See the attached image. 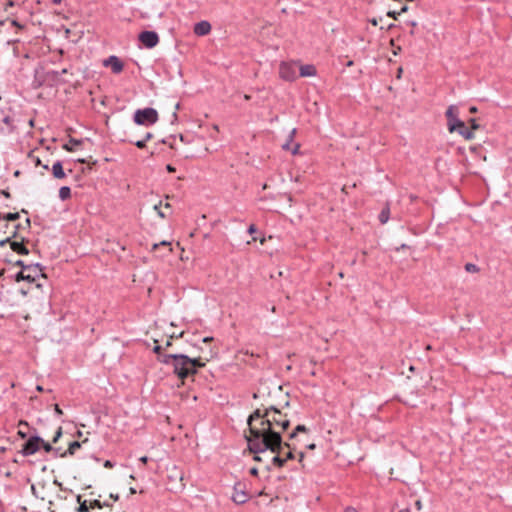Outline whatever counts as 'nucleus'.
Returning <instances> with one entry per match:
<instances>
[{
	"mask_svg": "<svg viewBox=\"0 0 512 512\" xmlns=\"http://www.w3.org/2000/svg\"><path fill=\"white\" fill-rule=\"evenodd\" d=\"M249 434H245L248 450L253 454L277 452L283 446L282 433L290 426L287 414L275 406L257 408L247 419Z\"/></svg>",
	"mask_w": 512,
	"mask_h": 512,
	"instance_id": "f257e3e1",
	"label": "nucleus"
},
{
	"mask_svg": "<svg viewBox=\"0 0 512 512\" xmlns=\"http://www.w3.org/2000/svg\"><path fill=\"white\" fill-rule=\"evenodd\" d=\"M177 361L174 363L173 372L179 379L184 381V379L194 376L195 370L190 366L191 358L185 354H179Z\"/></svg>",
	"mask_w": 512,
	"mask_h": 512,
	"instance_id": "f03ea898",
	"label": "nucleus"
},
{
	"mask_svg": "<svg viewBox=\"0 0 512 512\" xmlns=\"http://www.w3.org/2000/svg\"><path fill=\"white\" fill-rule=\"evenodd\" d=\"M159 119V115L156 109L147 107L144 109H138L133 115V121L137 125L151 126L155 124Z\"/></svg>",
	"mask_w": 512,
	"mask_h": 512,
	"instance_id": "7ed1b4c3",
	"label": "nucleus"
},
{
	"mask_svg": "<svg viewBox=\"0 0 512 512\" xmlns=\"http://www.w3.org/2000/svg\"><path fill=\"white\" fill-rule=\"evenodd\" d=\"M458 115L459 109L456 105H450L445 112L448 130L451 133L455 132L457 126H463V121L458 118Z\"/></svg>",
	"mask_w": 512,
	"mask_h": 512,
	"instance_id": "20e7f679",
	"label": "nucleus"
},
{
	"mask_svg": "<svg viewBox=\"0 0 512 512\" xmlns=\"http://www.w3.org/2000/svg\"><path fill=\"white\" fill-rule=\"evenodd\" d=\"M43 439L40 436L30 437L24 444L21 453L24 456H30L35 454L41 447Z\"/></svg>",
	"mask_w": 512,
	"mask_h": 512,
	"instance_id": "39448f33",
	"label": "nucleus"
},
{
	"mask_svg": "<svg viewBox=\"0 0 512 512\" xmlns=\"http://www.w3.org/2000/svg\"><path fill=\"white\" fill-rule=\"evenodd\" d=\"M142 45L148 49H152L159 43V36L155 31H142L138 36Z\"/></svg>",
	"mask_w": 512,
	"mask_h": 512,
	"instance_id": "423d86ee",
	"label": "nucleus"
},
{
	"mask_svg": "<svg viewBox=\"0 0 512 512\" xmlns=\"http://www.w3.org/2000/svg\"><path fill=\"white\" fill-rule=\"evenodd\" d=\"M279 75L285 81H294L297 78L296 65L282 62L279 67Z\"/></svg>",
	"mask_w": 512,
	"mask_h": 512,
	"instance_id": "0eeeda50",
	"label": "nucleus"
},
{
	"mask_svg": "<svg viewBox=\"0 0 512 512\" xmlns=\"http://www.w3.org/2000/svg\"><path fill=\"white\" fill-rule=\"evenodd\" d=\"M104 66L111 67V70L114 74H119L123 71L124 64L123 62L115 55L109 56L103 62Z\"/></svg>",
	"mask_w": 512,
	"mask_h": 512,
	"instance_id": "6e6552de",
	"label": "nucleus"
},
{
	"mask_svg": "<svg viewBox=\"0 0 512 512\" xmlns=\"http://www.w3.org/2000/svg\"><path fill=\"white\" fill-rule=\"evenodd\" d=\"M232 500L236 504H244L248 500V495L243 490V485L241 483H237L234 486V493L232 495Z\"/></svg>",
	"mask_w": 512,
	"mask_h": 512,
	"instance_id": "1a4fd4ad",
	"label": "nucleus"
},
{
	"mask_svg": "<svg viewBox=\"0 0 512 512\" xmlns=\"http://www.w3.org/2000/svg\"><path fill=\"white\" fill-rule=\"evenodd\" d=\"M214 356V352L211 350L209 357H195L191 358V367L193 370H195V374H197V371L199 368H203L206 365V362H208L212 357Z\"/></svg>",
	"mask_w": 512,
	"mask_h": 512,
	"instance_id": "9d476101",
	"label": "nucleus"
},
{
	"mask_svg": "<svg viewBox=\"0 0 512 512\" xmlns=\"http://www.w3.org/2000/svg\"><path fill=\"white\" fill-rule=\"evenodd\" d=\"M211 31V24L208 21H200L194 25L193 32L197 36H205Z\"/></svg>",
	"mask_w": 512,
	"mask_h": 512,
	"instance_id": "9b49d317",
	"label": "nucleus"
},
{
	"mask_svg": "<svg viewBox=\"0 0 512 512\" xmlns=\"http://www.w3.org/2000/svg\"><path fill=\"white\" fill-rule=\"evenodd\" d=\"M0 130L3 133H9L14 130L13 118L10 115L0 117Z\"/></svg>",
	"mask_w": 512,
	"mask_h": 512,
	"instance_id": "f8f14e48",
	"label": "nucleus"
},
{
	"mask_svg": "<svg viewBox=\"0 0 512 512\" xmlns=\"http://www.w3.org/2000/svg\"><path fill=\"white\" fill-rule=\"evenodd\" d=\"M24 242H25V238L21 237L20 241L15 240V241L10 242V247L17 254L27 255L29 253V250L25 246Z\"/></svg>",
	"mask_w": 512,
	"mask_h": 512,
	"instance_id": "ddd939ff",
	"label": "nucleus"
},
{
	"mask_svg": "<svg viewBox=\"0 0 512 512\" xmlns=\"http://www.w3.org/2000/svg\"><path fill=\"white\" fill-rule=\"evenodd\" d=\"M44 267L38 263V268L35 270H27L26 276H29L31 279L27 280V282H35L37 278L43 277L46 278L45 273L43 272Z\"/></svg>",
	"mask_w": 512,
	"mask_h": 512,
	"instance_id": "4468645a",
	"label": "nucleus"
},
{
	"mask_svg": "<svg viewBox=\"0 0 512 512\" xmlns=\"http://www.w3.org/2000/svg\"><path fill=\"white\" fill-rule=\"evenodd\" d=\"M317 73L316 68L314 65L307 64V65H301L299 67V74L301 77H311L315 76Z\"/></svg>",
	"mask_w": 512,
	"mask_h": 512,
	"instance_id": "2eb2a0df",
	"label": "nucleus"
},
{
	"mask_svg": "<svg viewBox=\"0 0 512 512\" xmlns=\"http://www.w3.org/2000/svg\"><path fill=\"white\" fill-rule=\"evenodd\" d=\"M282 450L283 446L280 447L277 452H272L274 456L272 457L271 464L278 468H282L286 464L283 457L281 456Z\"/></svg>",
	"mask_w": 512,
	"mask_h": 512,
	"instance_id": "dca6fc26",
	"label": "nucleus"
},
{
	"mask_svg": "<svg viewBox=\"0 0 512 512\" xmlns=\"http://www.w3.org/2000/svg\"><path fill=\"white\" fill-rule=\"evenodd\" d=\"M52 174L56 179H63L66 177V174L63 170L62 162L56 161L52 166Z\"/></svg>",
	"mask_w": 512,
	"mask_h": 512,
	"instance_id": "f3484780",
	"label": "nucleus"
},
{
	"mask_svg": "<svg viewBox=\"0 0 512 512\" xmlns=\"http://www.w3.org/2000/svg\"><path fill=\"white\" fill-rule=\"evenodd\" d=\"M455 131H457L466 140H472L474 138V132L470 128H468L464 122L463 126H457V129Z\"/></svg>",
	"mask_w": 512,
	"mask_h": 512,
	"instance_id": "a211bd4d",
	"label": "nucleus"
},
{
	"mask_svg": "<svg viewBox=\"0 0 512 512\" xmlns=\"http://www.w3.org/2000/svg\"><path fill=\"white\" fill-rule=\"evenodd\" d=\"M178 355L179 354H162L158 356V360L161 363L171 364L172 366H174V363L177 361L176 358H178Z\"/></svg>",
	"mask_w": 512,
	"mask_h": 512,
	"instance_id": "6ab92c4d",
	"label": "nucleus"
},
{
	"mask_svg": "<svg viewBox=\"0 0 512 512\" xmlns=\"http://www.w3.org/2000/svg\"><path fill=\"white\" fill-rule=\"evenodd\" d=\"M81 442L73 441L69 444V447L66 451L60 454V457H66L67 455H74L77 449L81 447Z\"/></svg>",
	"mask_w": 512,
	"mask_h": 512,
	"instance_id": "aec40b11",
	"label": "nucleus"
},
{
	"mask_svg": "<svg viewBox=\"0 0 512 512\" xmlns=\"http://www.w3.org/2000/svg\"><path fill=\"white\" fill-rule=\"evenodd\" d=\"M390 217V208L389 204L387 203L386 206L381 210L378 218L381 224L387 223Z\"/></svg>",
	"mask_w": 512,
	"mask_h": 512,
	"instance_id": "412c9836",
	"label": "nucleus"
},
{
	"mask_svg": "<svg viewBox=\"0 0 512 512\" xmlns=\"http://www.w3.org/2000/svg\"><path fill=\"white\" fill-rule=\"evenodd\" d=\"M15 266L21 267V270H35L38 268V263L25 264L23 260H17Z\"/></svg>",
	"mask_w": 512,
	"mask_h": 512,
	"instance_id": "4be33fe9",
	"label": "nucleus"
},
{
	"mask_svg": "<svg viewBox=\"0 0 512 512\" xmlns=\"http://www.w3.org/2000/svg\"><path fill=\"white\" fill-rule=\"evenodd\" d=\"M59 198L62 201L68 200L71 198V189L68 186H62L59 189Z\"/></svg>",
	"mask_w": 512,
	"mask_h": 512,
	"instance_id": "5701e85b",
	"label": "nucleus"
},
{
	"mask_svg": "<svg viewBox=\"0 0 512 512\" xmlns=\"http://www.w3.org/2000/svg\"><path fill=\"white\" fill-rule=\"evenodd\" d=\"M77 502L79 503L77 512H88L90 510V506L88 505L86 500H82L81 495L77 496Z\"/></svg>",
	"mask_w": 512,
	"mask_h": 512,
	"instance_id": "b1692460",
	"label": "nucleus"
},
{
	"mask_svg": "<svg viewBox=\"0 0 512 512\" xmlns=\"http://www.w3.org/2000/svg\"><path fill=\"white\" fill-rule=\"evenodd\" d=\"M81 143H82V140L71 138L69 140L68 144L63 145V149L68 152H73L74 151L73 145H80Z\"/></svg>",
	"mask_w": 512,
	"mask_h": 512,
	"instance_id": "393cba45",
	"label": "nucleus"
},
{
	"mask_svg": "<svg viewBox=\"0 0 512 512\" xmlns=\"http://www.w3.org/2000/svg\"><path fill=\"white\" fill-rule=\"evenodd\" d=\"M284 447L289 448V451L286 452L285 455L283 456L284 461L287 462L288 460L294 459L295 455L293 453V448L291 447V445L287 442H283V448Z\"/></svg>",
	"mask_w": 512,
	"mask_h": 512,
	"instance_id": "a878e982",
	"label": "nucleus"
},
{
	"mask_svg": "<svg viewBox=\"0 0 512 512\" xmlns=\"http://www.w3.org/2000/svg\"><path fill=\"white\" fill-rule=\"evenodd\" d=\"M170 246H171V243H170V242L162 241V242H160V243H155V244H153V246H152V250H153V251H156V250H157L158 248H160V247H166V248H168V251H169V252H171V251H172V249H171V247H170Z\"/></svg>",
	"mask_w": 512,
	"mask_h": 512,
	"instance_id": "bb28decb",
	"label": "nucleus"
},
{
	"mask_svg": "<svg viewBox=\"0 0 512 512\" xmlns=\"http://www.w3.org/2000/svg\"><path fill=\"white\" fill-rule=\"evenodd\" d=\"M25 272H27V270L19 271L15 276V280L17 282L30 280L31 278L29 276H26Z\"/></svg>",
	"mask_w": 512,
	"mask_h": 512,
	"instance_id": "cd10ccee",
	"label": "nucleus"
},
{
	"mask_svg": "<svg viewBox=\"0 0 512 512\" xmlns=\"http://www.w3.org/2000/svg\"><path fill=\"white\" fill-rule=\"evenodd\" d=\"M22 228H23V226H22V224H20V223H19V224L14 225V226H13V231L11 232L10 237H11L12 239H17V238L19 237V230H20V229H22Z\"/></svg>",
	"mask_w": 512,
	"mask_h": 512,
	"instance_id": "c85d7f7f",
	"label": "nucleus"
},
{
	"mask_svg": "<svg viewBox=\"0 0 512 512\" xmlns=\"http://www.w3.org/2000/svg\"><path fill=\"white\" fill-rule=\"evenodd\" d=\"M41 447L44 449L45 452L50 453L54 450H58V448H54L50 443L43 440L41 443Z\"/></svg>",
	"mask_w": 512,
	"mask_h": 512,
	"instance_id": "c756f323",
	"label": "nucleus"
},
{
	"mask_svg": "<svg viewBox=\"0 0 512 512\" xmlns=\"http://www.w3.org/2000/svg\"><path fill=\"white\" fill-rule=\"evenodd\" d=\"M468 123L470 124V129L472 131L478 130L480 128V125L477 122V119L471 118L469 119Z\"/></svg>",
	"mask_w": 512,
	"mask_h": 512,
	"instance_id": "7c9ffc66",
	"label": "nucleus"
},
{
	"mask_svg": "<svg viewBox=\"0 0 512 512\" xmlns=\"http://www.w3.org/2000/svg\"><path fill=\"white\" fill-rule=\"evenodd\" d=\"M89 506H90V509H95V508L101 509L103 507V504L99 500L95 499L90 502Z\"/></svg>",
	"mask_w": 512,
	"mask_h": 512,
	"instance_id": "2f4dec72",
	"label": "nucleus"
},
{
	"mask_svg": "<svg viewBox=\"0 0 512 512\" xmlns=\"http://www.w3.org/2000/svg\"><path fill=\"white\" fill-rule=\"evenodd\" d=\"M465 270H466L467 272H477L479 269H478V267H477L475 264H473V263H467V264L465 265Z\"/></svg>",
	"mask_w": 512,
	"mask_h": 512,
	"instance_id": "473e14b6",
	"label": "nucleus"
},
{
	"mask_svg": "<svg viewBox=\"0 0 512 512\" xmlns=\"http://www.w3.org/2000/svg\"><path fill=\"white\" fill-rule=\"evenodd\" d=\"M131 143H133L137 148L139 149H143L146 147V141L144 139L142 140H138V141H130Z\"/></svg>",
	"mask_w": 512,
	"mask_h": 512,
	"instance_id": "72a5a7b5",
	"label": "nucleus"
},
{
	"mask_svg": "<svg viewBox=\"0 0 512 512\" xmlns=\"http://www.w3.org/2000/svg\"><path fill=\"white\" fill-rule=\"evenodd\" d=\"M161 205H162V202H159V204L155 205L154 206V209L157 211V214L161 217V218H165L166 215L165 213L161 210Z\"/></svg>",
	"mask_w": 512,
	"mask_h": 512,
	"instance_id": "f704fd0d",
	"label": "nucleus"
},
{
	"mask_svg": "<svg viewBox=\"0 0 512 512\" xmlns=\"http://www.w3.org/2000/svg\"><path fill=\"white\" fill-rule=\"evenodd\" d=\"M61 435H62V427H59V428L57 429V431H56V433H55V435H54L53 439H52V443H57V442H58V440H59V438L61 437Z\"/></svg>",
	"mask_w": 512,
	"mask_h": 512,
	"instance_id": "c9c22d12",
	"label": "nucleus"
},
{
	"mask_svg": "<svg viewBox=\"0 0 512 512\" xmlns=\"http://www.w3.org/2000/svg\"><path fill=\"white\" fill-rule=\"evenodd\" d=\"M294 431L298 434L300 432H308V428L305 425L299 424L295 427Z\"/></svg>",
	"mask_w": 512,
	"mask_h": 512,
	"instance_id": "e433bc0d",
	"label": "nucleus"
},
{
	"mask_svg": "<svg viewBox=\"0 0 512 512\" xmlns=\"http://www.w3.org/2000/svg\"><path fill=\"white\" fill-rule=\"evenodd\" d=\"M299 149H300V144L296 143L292 146V148L290 149L291 153L293 155H296L299 153Z\"/></svg>",
	"mask_w": 512,
	"mask_h": 512,
	"instance_id": "4c0bfd02",
	"label": "nucleus"
},
{
	"mask_svg": "<svg viewBox=\"0 0 512 512\" xmlns=\"http://www.w3.org/2000/svg\"><path fill=\"white\" fill-rule=\"evenodd\" d=\"M163 346L161 345H156L154 348H153V352L156 353L158 356L162 355V350H163Z\"/></svg>",
	"mask_w": 512,
	"mask_h": 512,
	"instance_id": "58836bf2",
	"label": "nucleus"
},
{
	"mask_svg": "<svg viewBox=\"0 0 512 512\" xmlns=\"http://www.w3.org/2000/svg\"><path fill=\"white\" fill-rule=\"evenodd\" d=\"M10 242H12V238L9 236L3 240H0V246L1 247H4L6 244H10Z\"/></svg>",
	"mask_w": 512,
	"mask_h": 512,
	"instance_id": "ea45409f",
	"label": "nucleus"
},
{
	"mask_svg": "<svg viewBox=\"0 0 512 512\" xmlns=\"http://www.w3.org/2000/svg\"><path fill=\"white\" fill-rule=\"evenodd\" d=\"M292 142L293 141L287 140V142L282 145V148L284 150H290L292 148Z\"/></svg>",
	"mask_w": 512,
	"mask_h": 512,
	"instance_id": "a19ab883",
	"label": "nucleus"
},
{
	"mask_svg": "<svg viewBox=\"0 0 512 512\" xmlns=\"http://www.w3.org/2000/svg\"><path fill=\"white\" fill-rule=\"evenodd\" d=\"M15 5V2L12 1V0H9L6 4H5V7H4V11L8 12V9L13 7Z\"/></svg>",
	"mask_w": 512,
	"mask_h": 512,
	"instance_id": "79ce46f5",
	"label": "nucleus"
},
{
	"mask_svg": "<svg viewBox=\"0 0 512 512\" xmlns=\"http://www.w3.org/2000/svg\"><path fill=\"white\" fill-rule=\"evenodd\" d=\"M54 411L59 416L63 414V411H62V409L60 408V406L58 404L54 405Z\"/></svg>",
	"mask_w": 512,
	"mask_h": 512,
	"instance_id": "37998d69",
	"label": "nucleus"
},
{
	"mask_svg": "<svg viewBox=\"0 0 512 512\" xmlns=\"http://www.w3.org/2000/svg\"><path fill=\"white\" fill-rule=\"evenodd\" d=\"M397 13L398 12H396V11H388L387 12V16L390 17V18H393V19H397V16L399 15Z\"/></svg>",
	"mask_w": 512,
	"mask_h": 512,
	"instance_id": "c03bdc74",
	"label": "nucleus"
},
{
	"mask_svg": "<svg viewBox=\"0 0 512 512\" xmlns=\"http://www.w3.org/2000/svg\"><path fill=\"white\" fill-rule=\"evenodd\" d=\"M68 73V69L67 68H64L62 69L60 72L58 71H54L53 74L57 77L59 75H63V74H67Z\"/></svg>",
	"mask_w": 512,
	"mask_h": 512,
	"instance_id": "a18cd8bd",
	"label": "nucleus"
},
{
	"mask_svg": "<svg viewBox=\"0 0 512 512\" xmlns=\"http://www.w3.org/2000/svg\"><path fill=\"white\" fill-rule=\"evenodd\" d=\"M295 134H296V129L294 128L289 133L288 140L293 141Z\"/></svg>",
	"mask_w": 512,
	"mask_h": 512,
	"instance_id": "49530a36",
	"label": "nucleus"
},
{
	"mask_svg": "<svg viewBox=\"0 0 512 512\" xmlns=\"http://www.w3.org/2000/svg\"><path fill=\"white\" fill-rule=\"evenodd\" d=\"M153 138V134L151 132H147L144 136V140L147 142Z\"/></svg>",
	"mask_w": 512,
	"mask_h": 512,
	"instance_id": "de8ad7c7",
	"label": "nucleus"
},
{
	"mask_svg": "<svg viewBox=\"0 0 512 512\" xmlns=\"http://www.w3.org/2000/svg\"><path fill=\"white\" fill-rule=\"evenodd\" d=\"M256 230H257V229H256V226H255L254 224H252V225H250V226H249L248 232H249L250 234H253V233H255V232H256Z\"/></svg>",
	"mask_w": 512,
	"mask_h": 512,
	"instance_id": "09e8293b",
	"label": "nucleus"
},
{
	"mask_svg": "<svg viewBox=\"0 0 512 512\" xmlns=\"http://www.w3.org/2000/svg\"><path fill=\"white\" fill-rule=\"evenodd\" d=\"M113 466H114V464L110 460H106L104 462V467H106V468H112Z\"/></svg>",
	"mask_w": 512,
	"mask_h": 512,
	"instance_id": "8fccbe9b",
	"label": "nucleus"
},
{
	"mask_svg": "<svg viewBox=\"0 0 512 512\" xmlns=\"http://www.w3.org/2000/svg\"><path fill=\"white\" fill-rule=\"evenodd\" d=\"M0 193L5 197V198H10L11 197V194L9 191L7 190H2L0 191Z\"/></svg>",
	"mask_w": 512,
	"mask_h": 512,
	"instance_id": "3c124183",
	"label": "nucleus"
},
{
	"mask_svg": "<svg viewBox=\"0 0 512 512\" xmlns=\"http://www.w3.org/2000/svg\"><path fill=\"white\" fill-rule=\"evenodd\" d=\"M261 453L259 454H254V460L257 461V462H262L263 461V457L260 456Z\"/></svg>",
	"mask_w": 512,
	"mask_h": 512,
	"instance_id": "603ef678",
	"label": "nucleus"
},
{
	"mask_svg": "<svg viewBox=\"0 0 512 512\" xmlns=\"http://www.w3.org/2000/svg\"><path fill=\"white\" fill-rule=\"evenodd\" d=\"M250 474L253 475V476H257L258 475V469L256 467H253L250 469Z\"/></svg>",
	"mask_w": 512,
	"mask_h": 512,
	"instance_id": "864d4df0",
	"label": "nucleus"
},
{
	"mask_svg": "<svg viewBox=\"0 0 512 512\" xmlns=\"http://www.w3.org/2000/svg\"><path fill=\"white\" fill-rule=\"evenodd\" d=\"M24 225H25V226L23 227L24 229H29V228H30L31 222H30V219H29V218H27V219L25 220Z\"/></svg>",
	"mask_w": 512,
	"mask_h": 512,
	"instance_id": "5fc2aeb1",
	"label": "nucleus"
},
{
	"mask_svg": "<svg viewBox=\"0 0 512 512\" xmlns=\"http://www.w3.org/2000/svg\"><path fill=\"white\" fill-rule=\"evenodd\" d=\"M408 11V6L407 5H404L401 7L400 11H398L397 14H402V13H405Z\"/></svg>",
	"mask_w": 512,
	"mask_h": 512,
	"instance_id": "6e6d98bb",
	"label": "nucleus"
},
{
	"mask_svg": "<svg viewBox=\"0 0 512 512\" xmlns=\"http://www.w3.org/2000/svg\"><path fill=\"white\" fill-rule=\"evenodd\" d=\"M18 435L21 439H25L27 437V434L21 430L18 431Z\"/></svg>",
	"mask_w": 512,
	"mask_h": 512,
	"instance_id": "4d7b16f0",
	"label": "nucleus"
},
{
	"mask_svg": "<svg viewBox=\"0 0 512 512\" xmlns=\"http://www.w3.org/2000/svg\"><path fill=\"white\" fill-rule=\"evenodd\" d=\"M139 460L143 464H147V462L149 461V458L147 456H142Z\"/></svg>",
	"mask_w": 512,
	"mask_h": 512,
	"instance_id": "13d9d810",
	"label": "nucleus"
},
{
	"mask_svg": "<svg viewBox=\"0 0 512 512\" xmlns=\"http://www.w3.org/2000/svg\"><path fill=\"white\" fill-rule=\"evenodd\" d=\"M166 169H167L168 172H175V168L171 164H168L166 166Z\"/></svg>",
	"mask_w": 512,
	"mask_h": 512,
	"instance_id": "bf43d9fd",
	"label": "nucleus"
},
{
	"mask_svg": "<svg viewBox=\"0 0 512 512\" xmlns=\"http://www.w3.org/2000/svg\"><path fill=\"white\" fill-rule=\"evenodd\" d=\"M369 22L373 25V26H377L378 25V20L376 18H373V19H370Z\"/></svg>",
	"mask_w": 512,
	"mask_h": 512,
	"instance_id": "052dcab7",
	"label": "nucleus"
},
{
	"mask_svg": "<svg viewBox=\"0 0 512 512\" xmlns=\"http://www.w3.org/2000/svg\"><path fill=\"white\" fill-rule=\"evenodd\" d=\"M171 346H172V341L171 340H167L166 343H165V346L163 348L167 349V348H169Z\"/></svg>",
	"mask_w": 512,
	"mask_h": 512,
	"instance_id": "680f3d73",
	"label": "nucleus"
},
{
	"mask_svg": "<svg viewBox=\"0 0 512 512\" xmlns=\"http://www.w3.org/2000/svg\"><path fill=\"white\" fill-rule=\"evenodd\" d=\"M11 24L15 27L22 28V25H20L16 20H12Z\"/></svg>",
	"mask_w": 512,
	"mask_h": 512,
	"instance_id": "e2e57ef3",
	"label": "nucleus"
},
{
	"mask_svg": "<svg viewBox=\"0 0 512 512\" xmlns=\"http://www.w3.org/2000/svg\"><path fill=\"white\" fill-rule=\"evenodd\" d=\"M212 340H213V337H204V338L202 339V341H203L204 343H208V342H210V341H212Z\"/></svg>",
	"mask_w": 512,
	"mask_h": 512,
	"instance_id": "0e129e2a",
	"label": "nucleus"
},
{
	"mask_svg": "<svg viewBox=\"0 0 512 512\" xmlns=\"http://www.w3.org/2000/svg\"><path fill=\"white\" fill-rule=\"evenodd\" d=\"M345 512H357V510L355 508H353V507H347L345 509Z\"/></svg>",
	"mask_w": 512,
	"mask_h": 512,
	"instance_id": "69168bd1",
	"label": "nucleus"
},
{
	"mask_svg": "<svg viewBox=\"0 0 512 512\" xmlns=\"http://www.w3.org/2000/svg\"><path fill=\"white\" fill-rule=\"evenodd\" d=\"M416 507L418 510H420L422 508V503L420 500H417L416 503H415Z\"/></svg>",
	"mask_w": 512,
	"mask_h": 512,
	"instance_id": "338daca9",
	"label": "nucleus"
},
{
	"mask_svg": "<svg viewBox=\"0 0 512 512\" xmlns=\"http://www.w3.org/2000/svg\"><path fill=\"white\" fill-rule=\"evenodd\" d=\"M469 112L470 113H476L477 112V107L471 106L470 109H469Z\"/></svg>",
	"mask_w": 512,
	"mask_h": 512,
	"instance_id": "774afa93",
	"label": "nucleus"
}]
</instances>
